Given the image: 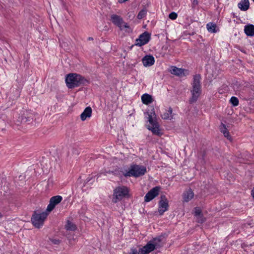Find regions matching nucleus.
<instances>
[{
	"label": "nucleus",
	"mask_w": 254,
	"mask_h": 254,
	"mask_svg": "<svg viewBox=\"0 0 254 254\" xmlns=\"http://www.w3.org/2000/svg\"><path fill=\"white\" fill-rule=\"evenodd\" d=\"M200 80L201 76L199 74L193 76V81L191 83L192 89L190 90L191 97L189 100V102L190 104L195 102L201 93Z\"/></svg>",
	"instance_id": "nucleus-1"
},
{
	"label": "nucleus",
	"mask_w": 254,
	"mask_h": 254,
	"mask_svg": "<svg viewBox=\"0 0 254 254\" xmlns=\"http://www.w3.org/2000/svg\"><path fill=\"white\" fill-rule=\"evenodd\" d=\"M65 82L68 88H73L85 84L87 81L79 74L70 73L66 76Z\"/></svg>",
	"instance_id": "nucleus-2"
},
{
	"label": "nucleus",
	"mask_w": 254,
	"mask_h": 254,
	"mask_svg": "<svg viewBox=\"0 0 254 254\" xmlns=\"http://www.w3.org/2000/svg\"><path fill=\"white\" fill-rule=\"evenodd\" d=\"M146 172V168L143 166L133 165L130 166L128 171L124 173V176L127 177H138L143 176Z\"/></svg>",
	"instance_id": "nucleus-3"
},
{
	"label": "nucleus",
	"mask_w": 254,
	"mask_h": 254,
	"mask_svg": "<svg viewBox=\"0 0 254 254\" xmlns=\"http://www.w3.org/2000/svg\"><path fill=\"white\" fill-rule=\"evenodd\" d=\"M48 215V213L46 211L40 213L34 212L31 217V222L35 228H40L43 225Z\"/></svg>",
	"instance_id": "nucleus-4"
},
{
	"label": "nucleus",
	"mask_w": 254,
	"mask_h": 254,
	"mask_svg": "<svg viewBox=\"0 0 254 254\" xmlns=\"http://www.w3.org/2000/svg\"><path fill=\"white\" fill-rule=\"evenodd\" d=\"M128 192L129 190L127 187L123 186L117 187L114 190L113 202L117 203L121 200L124 197L128 195Z\"/></svg>",
	"instance_id": "nucleus-5"
},
{
	"label": "nucleus",
	"mask_w": 254,
	"mask_h": 254,
	"mask_svg": "<svg viewBox=\"0 0 254 254\" xmlns=\"http://www.w3.org/2000/svg\"><path fill=\"white\" fill-rule=\"evenodd\" d=\"M158 212L160 215L168 210L169 204L168 200L165 195H162L158 204Z\"/></svg>",
	"instance_id": "nucleus-6"
},
{
	"label": "nucleus",
	"mask_w": 254,
	"mask_h": 254,
	"mask_svg": "<svg viewBox=\"0 0 254 254\" xmlns=\"http://www.w3.org/2000/svg\"><path fill=\"white\" fill-rule=\"evenodd\" d=\"M112 22L119 26L121 29L123 30L124 28H129L127 24L124 22L123 19L119 15L113 14L111 16Z\"/></svg>",
	"instance_id": "nucleus-7"
},
{
	"label": "nucleus",
	"mask_w": 254,
	"mask_h": 254,
	"mask_svg": "<svg viewBox=\"0 0 254 254\" xmlns=\"http://www.w3.org/2000/svg\"><path fill=\"white\" fill-rule=\"evenodd\" d=\"M63 197L61 195H56L52 197L50 199V203L47 206V211L48 212L52 211L56 205L60 203Z\"/></svg>",
	"instance_id": "nucleus-8"
},
{
	"label": "nucleus",
	"mask_w": 254,
	"mask_h": 254,
	"mask_svg": "<svg viewBox=\"0 0 254 254\" xmlns=\"http://www.w3.org/2000/svg\"><path fill=\"white\" fill-rule=\"evenodd\" d=\"M150 39V34L148 32H145L141 34L138 39L135 41V45L141 46L146 44Z\"/></svg>",
	"instance_id": "nucleus-9"
},
{
	"label": "nucleus",
	"mask_w": 254,
	"mask_h": 254,
	"mask_svg": "<svg viewBox=\"0 0 254 254\" xmlns=\"http://www.w3.org/2000/svg\"><path fill=\"white\" fill-rule=\"evenodd\" d=\"M160 187H155L149 190L144 196V201L149 202L157 196L159 194Z\"/></svg>",
	"instance_id": "nucleus-10"
},
{
	"label": "nucleus",
	"mask_w": 254,
	"mask_h": 254,
	"mask_svg": "<svg viewBox=\"0 0 254 254\" xmlns=\"http://www.w3.org/2000/svg\"><path fill=\"white\" fill-rule=\"evenodd\" d=\"M170 72L171 74L181 77L186 76L188 74V71L187 70L183 68H178L176 66L171 67Z\"/></svg>",
	"instance_id": "nucleus-11"
},
{
	"label": "nucleus",
	"mask_w": 254,
	"mask_h": 254,
	"mask_svg": "<svg viewBox=\"0 0 254 254\" xmlns=\"http://www.w3.org/2000/svg\"><path fill=\"white\" fill-rule=\"evenodd\" d=\"M146 114L148 115V117H147V121L149 123L150 125L152 126V127H159V125L157 121L155 113L153 112L150 114H149L148 113Z\"/></svg>",
	"instance_id": "nucleus-12"
},
{
	"label": "nucleus",
	"mask_w": 254,
	"mask_h": 254,
	"mask_svg": "<svg viewBox=\"0 0 254 254\" xmlns=\"http://www.w3.org/2000/svg\"><path fill=\"white\" fill-rule=\"evenodd\" d=\"M142 62L144 66H150L154 64L155 60L153 56L147 55L142 58Z\"/></svg>",
	"instance_id": "nucleus-13"
},
{
	"label": "nucleus",
	"mask_w": 254,
	"mask_h": 254,
	"mask_svg": "<svg viewBox=\"0 0 254 254\" xmlns=\"http://www.w3.org/2000/svg\"><path fill=\"white\" fill-rule=\"evenodd\" d=\"M194 196V193L191 189L184 191L183 194V198L184 202H189Z\"/></svg>",
	"instance_id": "nucleus-14"
},
{
	"label": "nucleus",
	"mask_w": 254,
	"mask_h": 254,
	"mask_svg": "<svg viewBox=\"0 0 254 254\" xmlns=\"http://www.w3.org/2000/svg\"><path fill=\"white\" fill-rule=\"evenodd\" d=\"M92 109L90 107H86L80 115L82 121H85L87 118H90L92 114Z\"/></svg>",
	"instance_id": "nucleus-15"
},
{
	"label": "nucleus",
	"mask_w": 254,
	"mask_h": 254,
	"mask_svg": "<svg viewBox=\"0 0 254 254\" xmlns=\"http://www.w3.org/2000/svg\"><path fill=\"white\" fill-rule=\"evenodd\" d=\"M244 32L248 36H254V25L253 24H248L245 26Z\"/></svg>",
	"instance_id": "nucleus-16"
},
{
	"label": "nucleus",
	"mask_w": 254,
	"mask_h": 254,
	"mask_svg": "<svg viewBox=\"0 0 254 254\" xmlns=\"http://www.w3.org/2000/svg\"><path fill=\"white\" fill-rule=\"evenodd\" d=\"M161 117L164 120H171L173 118L172 109L169 108L167 110H165L161 114Z\"/></svg>",
	"instance_id": "nucleus-17"
},
{
	"label": "nucleus",
	"mask_w": 254,
	"mask_h": 254,
	"mask_svg": "<svg viewBox=\"0 0 254 254\" xmlns=\"http://www.w3.org/2000/svg\"><path fill=\"white\" fill-rule=\"evenodd\" d=\"M249 5V0H241L238 3V6L241 10L246 11L248 9Z\"/></svg>",
	"instance_id": "nucleus-18"
},
{
	"label": "nucleus",
	"mask_w": 254,
	"mask_h": 254,
	"mask_svg": "<svg viewBox=\"0 0 254 254\" xmlns=\"http://www.w3.org/2000/svg\"><path fill=\"white\" fill-rule=\"evenodd\" d=\"M206 28L208 31L210 33H216L219 31V29L216 24L209 22L206 24Z\"/></svg>",
	"instance_id": "nucleus-19"
},
{
	"label": "nucleus",
	"mask_w": 254,
	"mask_h": 254,
	"mask_svg": "<svg viewBox=\"0 0 254 254\" xmlns=\"http://www.w3.org/2000/svg\"><path fill=\"white\" fill-rule=\"evenodd\" d=\"M141 101L144 104L148 105L153 102V99L150 95L145 93L141 96Z\"/></svg>",
	"instance_id": "nucleus-20"
},
{
	"label": "nucleus",
	"mask_w": 254,
	"mask_h": 254,
	"mask_svg": "<svg viewBox=\"0 0 254 254\" xmlns=\"http://www.w3.org/2000/svg\"><path fill=\"white\" fill-rule=\"evenodd\" d=\"M163 238L162 236H159L158 237L153 238L150 241L155 246V248H160L162 247L163 245L161 243Z\"/></svg>",
	"instance_id": "nucleus-21"
},
{
	"label": "nucleus",
	"mask_w": 254,
	"mask_h": 254,
	"mask_svg": "<svg viewBox=\"0 0 254 254\" xmlns=\"http://www.w3.org/2000/svg\"><path fill=\"white\" fill-rule=\"evenodd\" d=\"M148 129L151 130L153 134L159 136H161L163 133L162 128H148Z\"/></svg>",
	"instance_id": "nucleus-22"
},
{
	"label": "nucleus",
	"mask_w": 254,
	"mask_h": 254,
	"mask_svg": "<svg viewBox=\"0 0 254 254\" xmlns=\"http://www.w3.org/2000/svg\"><path fill=\"white\" fill-rule=\"evenodd\" d=\"M143 248L145 249V250L147 251V253L148 254L156 249L155 246L153 245L150 241L147 243V244L143 247Z\"/></svg>",
	"instance_id": "nucleus-23"
},
{
	"label": "nucleus",
	"mask_w": 254,
	"mask_h": 254,
	"mask_svg": "<svg viewBox=\"0 0 254 254\" xmlns=\"http://www.w3.org/2000/svg\"><path fill=\"white\" fill-rule=\"evenodd\" d=\"M65 228L68 231H74L76 229V226L69 220H67L65 225Z\"/></svg>",
	"instance_id": "nucleus-24"
},
{
	"label": "nucleus",
	"mask_w": 254,
	"mask_h": 254,
	"mask_svg": "<svg viewBox=\"0 0 254 254\" xmlns=\"http://www.w3.org/2000/svg\"><path fill=\"white\" fill-rule=\"evenodd\" d=\"M220 131L224 134V136L227 137V138L230 141H232V139L230 135L229 131L228 130L227 128H220Z\"/></svg>",
	"instance_id": "nucleus-25"
},
{
	"label": "nucleus",
	"mask_w": 254,
	"mask_h": 254,
	"mask_svg": "<svg viewBox=\"0 0 254 254\" xmlns=\"http://www.w3.org/2000/svg\"><path fill=\"white\" fill-rule=\"evenodd\" d=\"M230 102L234 106H237L239 105V100L236 97H232L230 99Z\"/></svg>",
	"instance_id": "nucleus-26"
},
{
	"label": "nucleus",
	"mask_w": 254,
	"mask_h": 254,
	"mask_svg": "<svg viewBox=\"0 0 254 254\" xmlns=\"http://www.w3.org/2000/svg\"><path fill=\"white\" fill-rule=\"evenodd\" d=\"M146 14V10L142 9L139 11L137 15V18L139 19H141L143 18Z\"/></svg>",
	"instance_id": "nucleus-27"
},
{
	"label": "nucleus",
	"mask_w": 254,
	"mask_h": 254,
	"mask_svg": "<svg viewBox=\"0 0 254 254\" xmlns=\"http://www.w3.org/2000/svg\"><path fill=\"white\" fill-rule=\"evenodd\" d=\"M49 241H50L52 244L55 245H59L61 241L59 239H54V238H49Z\"/></svg>",
	"instance_id": "nucleus-28"
},
{
	"label": "nucleus",
	"mask_w": 254,
	"mask_h": 254,
	"mask_svg": "<svg viewBox=\"0 0 254 254\" xmlns=\"http://www.w3.org/2000/svg\"><path fill=\"white\" fill-rule=\"evenodd\" d=\"M169 17L171 19L175 20L177 18V14L175 12H172L169 14Z\"/></svg>",
	"instance_id": "nucleus-29"
},
{
	"label": "nucleus",
	"mask_w": 254,
	"mask_h": 254,
	"mask_svg": "<svg viewBox=\"0 0 254 254\" xmlns=\"http://www.w3.org/2000/svg\"><path fill=\"white\" fill-rule=\"evenodd\" d=\"M137 252H139V254H148V253H147V251L145 250L144 248H140L138 250H137Z\"/></svg>",
	"instance_id": "nucleus-30"
},
{
	"label": "nucleus",
	"mask_w": 254,
	"mask_h": 254,
	"mask_svg": "<svg viewBox=\"0 0 254 254\" xmlns=\"http://www.w3.org/2000/svg\"><path fill=\"white\" fill-rule=\"evenodd\" d=\"M194 213L196 216H199L201 214V211L199 208H195Z\"/></svg>",
	"instance_id": "nucleus-31"
},
{
	"label": "nucleus",
	"mask_w": 254,
	"mask_h": 254,
	"mask_svg": "<svg viewBox=\"0 0 254 254\" xmlns=\"http://www.w3.org/2000/svg\"><path fill=\"white\" fill-rule=\"evenodd\" d=\"M139 252H137V250L136 249H132L131 250V253L129 254H139Z\"/></svg>",
	"instance_id": "nucleus-32"
},
{
	"label": "nucleus",
	"mask_w": 254,
	"mask_h": 254,
	"mask_svg": "<svg viewBox=\"0 0 254 254\" xmlns=\"http://www.w3.org/2000/svg\"><path fill=\"white\" fill-rule=\"evenodd\" d=\"M251 195L254 198V188L251 191Z\"/></svg>",
	"instance_id": "nucleus-33"
},
{
	"label": "nucleus",
	"mask_w": 254,
	"mask_h": 254,
	"mask_svg": "<svg viewBox=\"0 0 254 254\" xmlns=\"http://www.w3.org/2000/svg\"><path fill=\"white\" fill-rule=\"evenodd\" d=\"M88 39V40H93V38L92 37H89Z\"/></svg>",
	"instance_id": "nucleus-34"
},
{
	"label": "nucleus",
	"mask_w": 254,
	"mask_h": 254,
	"mask_svg": "<svg viewBox=\"0 0 254 254\" xmlns=\"http://www.w3.org/2000/svg\"><path fill=\"white\" fill-rule=\"evenodd\" d=\"M2 216V215L0 213V217H1Z\"/></svg>",
	"instance_id": "nucleus-35"
},
{
	"label": "nucleus",
	"mask_w": 254,
	"mask_h": 254,
	"mask_svg": "<svg viewBox=\"0 0 254 254\" xmlns=\"http://www.w3.org/2000/svg\"><path fill=\"white\" fill-rule=\"evenodd\" d=\"M253 1H254V0H253Z\"/></svg>",
	"instance_id": "nucleus-36"
}]
</instances>
